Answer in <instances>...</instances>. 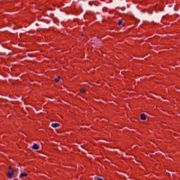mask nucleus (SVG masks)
<instances>
[{
    "instance_id": "39448f33",
    "label": "nucleus",
    "mask_w": 180,
    "mask_h": 180,
    "mask_svg": "<svg viewBox=\"0 0 180 180\" xmlns=\"http://www.w3.org/2000/svg\"><path fill=\"white\" fill-rule=\"evenodd\" d=\"M25 176H27V173H21L20 175V179H22V178H25Z\"/></svg>"
},
{
    "instance_id": "f257e3e1",
    "label": "nucleus",
    "mask_w": 180,
    "mask_h": 180,
    "mask_svg": "<svg viewBox=\"0 0 180 180\" xmlns=\"http://www.w3.org/2000/svg\"><path fill=\"white\" fill-rule=\"evenodd\" d=\"M15 174V170H11L8 172L7 176L9 179H12L13 178V175Z\"/></svg>"
},
{
    "instance_id": "7ed1b4c3",
    "label": "nucleus",
    "mask_w": 180,
    "mask_h": 180,
    "mask_svg": "<svg viewBox=\"0 0 180 180\" xmlns=\"http://www.w3.org/2000/svg\"><path fill=\"white\" fill-rule=\"evenodd\" d=\"M147 119V116L146 115V114H141V120H146Z\"/></svg>"
},
{
    "instance_id": "1a4fd4ad",
    "label": "nucleus",
    "mask_w": 180,
    "mask_h": 180,
    "mask_svg": "<svg viewBox=\"0 0 180 180\" xmlns=\"http://www.w3.org/2000/svg\"><path fill=\"white\" fill-rule=\"evenodd\" d=\"M96 180H103V179L98 177Z\"/></svg>"
},
{
    "instance_id": "20e7f679",
    "label": "nucleus",
    "mask_w": 180,
    "mask_h": 180,
    "mask_svg": "<svg viewBox=\"0 0 180 180\" xmlns=\"http://www.w3.org/2000/svg\"><path fill=\"white\" fill-rule=\"evenodd\" d=\"M32 148L33 150H39V146L37 145V143H34V145L32 146Z\"/></svg>"
},
{
    "instance_id": "423d86ee",
    "label": "nucleus",
    "mask_w": 180,
    "mask_h": 180,
    "mask_svg": "<svg viewBox=\"0 0 180 180\" xmlns=\"http://www.w3.org/2000/svg\"><path fill=\"white\" fill-rule=\"evenodd\" d=\"M118 26H124V23L123 22V20H120L118 21Z\"/></svg>"
},
{
    "instance_id": "9d476101",
    "label": "nucleus",
    "mask_w": 180,
    "mask_h": 180,
    "mask_svg": "<svg viewBox=\"0 0 180 180\" xmlns=\"http://www.w3.org/2000/svg\"><path fill=\"white\" fill-rule=\"evenodd\" d=\"M8 169H9V171H13V170H12V167H8Z\"/></svg>"
},
{
    "instance_id": "0eeeda50",
    "label": "nucleus",
    "mask_w": 180,
    "mask_h": 180,
    "mask_svg": "<svg viewBox=\"0 0 180 180\" xmlns=\"http://www.w3.org/2000/svg\"><path fill=\"white\" fill-rule=\"evenodd\" d=\"M60 80H61V77H60L55 79L56 82H60Z\"/></svg>"
},
{
    "instance_id": "6e6552de",
    "label": "nucleus",
    "mask_w": 180,
    "mask_h": 180,
    "mask_svg": "<svg viewBox=\"0 0 180 180\" xmlns=\"http://www.w3.org/2000/svg\"><path fill=\"white\" fill-rule=\"evenodd\" d=\"M80 92H81L82 94H85L86 91H85V89H82L80 90Z\"/></svg>"
},
{
    "instance_id": "f03ea898",
    "label": "nucleus",
    "mask_w": 180,
    "mask_h": 180,
    "mask_svg": "<svg viewBox=\"0 0 180 180\" xmlns=\"http://www.w3.org/2000/svg\"><path fill=\"white\" fill-rule=\"evenodd\" d=\"M51 127H53V129H56L57 127H60V124L58 123H52L51 124Z\"/></svg>"
}]
</instances>
